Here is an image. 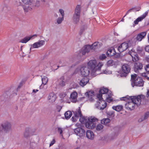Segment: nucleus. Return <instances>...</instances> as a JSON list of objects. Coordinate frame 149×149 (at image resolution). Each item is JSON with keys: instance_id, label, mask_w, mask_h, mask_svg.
I'll use <instances>...</instances> for the list:
<instances>
[{"instance_id": "nucleus-1", "label": "nucleus", "mask_w": 149, "mask_h": 149, "mask_svg": "<svg viewBox=\"0 0 149 149\" xmlns=\"http://www.w3.org/2000/svg\"><path fill=\"white\" fill-rule=\"evenodd\" d=\"M145 98V96L143 95H139L137 96L131 97L130 100L131 102L128 101L126 104V106L130 110H133L134 108L135 105L137 106L141 104V100Z\"/></svg>"}, {"instance_id": "nucleus-2", "label": "nucleus", "mask_w": 149, "mask_h": 149, "mask_svg": "<svg viewBox=\"0 0 149 149\" xmlns=\"http://www.w3.org/2000/svg\"><path fill=\"white\" fill-rule=\"evenodd\" d=\"M102 44L101 42H95L94 43L91 45H87L85 46L81 50L80 53L82 55H84L86 53H88L91 49H95L101 47Z\"/></svg>"}, {"instance_id": "nucleus-3", "label": "nucleus", "mask_w": 149, "mask_h": 149, "mask_svg": "<svg viewBox=\"0 0 149 149\" xmlns=\"http://www.w3.org/2000/svg\"><path fill=\"white\" fill-rule=\"evenodd\" d=\"M131 84L132 86H143L144 81L141 77H137L136 74H132L131 75Z\"/></svg>"}, {"instance_id": "nucleus-4", "label": "nucleus", "mask_w": 149, "mask_h": 149, "mask_svg": "<svg viewBox=\"0 0 149 149\" xmlns=\"http://www.w3.org/2000/svg\"><path fill=\"white\" fill-rule=\"evenodd\" d=\"M103 65V63L99 62L97 65L96 61L95 60H90L88 63V68H90L92 71L93 72L96 71L97 70H100L101 67Z\"/></svg>"}, {"instance_id": "nucleus-5", "label": "nucleus", "mask_w": 149, "mask_h": 149, "mask_svg": "<svg viewBox=\"0 0 149 149\" xmlns=\"http://www.w3.org/2000/svg\"><path fill=\"white\" fill-rule=\"evenodd\" d=\"M98 121V119L94 117H91L88 118V121L86 123V127L88 129H93L96 126L95 123Z\"/></svg>"}, {"instance_id": "nucleus-6", "label": "nucleus", "mask_w": 149, "mask_h": 149, "mask_svg": "<svg viewBox=\"0 0 149 149\" xmlns=\"http://www.w3.org/2000/svg\"><path fill=\"white\" fill-rule=\"evenodd\" d=\"M97 97L99 101L97 102L98 105L96 107L99 109L103 110L106 108L107 104L106 102L103 100L101 94H98L97 95Z\"/></svg>"}, {"instance_id": "nucleus-7", "label": "nucleus", "mask_w": 149, "mask_h": 149, "mask_svg": "<svg viewBox=\"0 0 149 149\" xmlns=\"http://www.w3.org/2000/svg\"><path fill=\"white\" fill-rule=\"evenodd\" d=\"M73 116L72 117L71 119L73 122H76L78 119L79 117H81L82 116L81 111L80 108L76 111H73Z\"/></svg>"}, {"instance_id": "nucleus-8", "label": "nucleus", "mask_w": 149, "mask_h": 149, "mask_svg": "<svg viewBox=\"0 0 149 149\" xmlns=\"http://www.w3.org/2000/svg\"><path fill=\"white\" fill-rule=\"evenodd\" d=\"M1 126L4 131L6 133L10 130L11 127V124L8 122H6L1 124Z\"/></svg>"}, {"instance_id": "nucleus-9", "label": "nucleus", "mask_w": 149, "mask_h": 149, "mask_svg": "<svg viewBox=\"0 0 149 149\" xmlns=\"http://www.w3.org/2000/svg\"><path fill=\"white\" fill-rule=\"evenodd\" d=\"M45 41L43 40H40L35 42L31 45L30 49V50L32 49L38 48L42 46L45 45Z\"/></svg>"}, {"instance_id": "nucleus-10", "label": "nucleus", "mask_w": 149, "mask_h": 149, "mask_svg": "<svg viewBox=\"0 0 149 149\" xmlns=\"http://www.w3.org/2000/svg\"><path fill=\"white\" fill-rule=\"evenodd\" d=\"M146 34V32H143L138 34L137 36L134 38H133L132 40L134 41L135 42L136 41H141L142 39H143Z\"/></svg>"}, {"instance_id": "nucleus-11", "label": "nucleus", "mask_w": 149, "mask_h": 149, "mask_svg": "<svg viewBox=\"0 0 149 149\" xmlns=\"http://www.w3.org/2000/svg\"><path fill=\"white\" fill-rule=\"evenodd\" d=\"M80 72L81 75L87 77L89 74L90 71L88 68L83 66L80 68Z\"/></svg>"}, {"instance_id": "nucleus-12", "label": "nucleus", "mask_w": 149, "mask_h": 149, "mask_svg": "<svg viewBox=\"0 0 149 149\" xmlns=\"http://www.w3.org/2000/svg\"><path fill=\"white\" fill-rule=\"evenodd\" d=\"M75 133L80 137H82L85 135V131L84 130L80 127H78L74 130Z\"/></svg>"}, {"instance_id": "nucleus-13", "label": "nucleus", "mask_w": 149, "mask_h": 149, "mask_svg": "<svg viewBox=\"0 0 149 149\" xmlns=\"http://www.w3.org/2000/svg\"><path fill=\"white\" fill-rule=\"evenodd\" d=\"M128 47V44L126 42L122 43L118 47V50L120 52L126 50Z\"/></svg>"}, {"instance_id": "nucleus-14", "label": "nucleus", "mask_w": 149, "mask_h": 149, "mask_svg": "<svg viewBox=\"0 0 149 149\" xmlns=\"http://www.w3.org/2000/svg\"><path fill=\"white\" fill-rule=\"evenodd\" d=\"M148 12H146L145 13L143 14L141 16L137 18L134 22V24H133V26H134L136 25H137L139 22H141L146 17L147 15Z\"/></svg>"}, {"instance_id": "nucleus-15", "label": "nucleus", "mask_w": 149, "mask_h": 149, "mask_svg": "<svg viewBox=\"0 0 149 149\" xmlns=\"http://www.w3.org/2000/svg\"><path fill=\"white\" fill-rule=\"evenodd\" d=\"M122 69L124 73L127 74L130 72L131 69L129 65L125 64L122 66Z\"/></svg>"}, {"instance_id": "nucleus-16", "label": "nucleus", "mask_w": 149, "mask_h": 149, "mask_svg": "<svg viewBox=\"0 0 149 149\" xmlns=\"http://www.w3.org/2000/svg\"><path fill=\"white\" fill-rule=\"evenodd\" d=\"M56 95L54 93H49L48 96V99L49 102L53 103L56 100Z\"/></svg>"}, {"instance_id": "nucleus-17", "label": "nucleus", "mask_w": 149, "mask_h": 149, "mask_svg": "<svg viewBox=\"0 0 149 149\" xmlns=\"http://www.w3.org/2000/svg\"><path fill=\"white\" fill-rule=\"evenodd\" d=\"M142 64L139 63H136L134 64V70L136 72H137L139 70L142 69Z\"/></svg>"}, {"instance_id": "nucleus-18", "label": "nucleus", "mask_w": 149, "mask_h": 149, "mask_svg": "<svg viewBox=\"0 0 149 149\" xmlns=\"http://www.w3.org/2000/svg\"><path fill=\"white\" fill-rule=\"evenodd\" d=\"M89 81V79L87 77H84L80 80L79 82V85L82 87H84L88 82Z\"/></svg>"}, {"instance_id": "nucleus-19", "label": "nucleus", "mask_w": 149, "mask_h": 149, "mask_svg": "<svg viewBox=\"0 0 149 149\" xmlns=\"http://www.w3.org/2000/svg\"><path fill=\"white\" fill-rule=\"evenodd\" d=\"M80 15L74 13L73 17V22L74 24H78L80 20Z\"/></svg>"}, {"instance_id": "nucleus-20", "label": "nucleus", "mask_w": 149, "mask_h": 149, "mask_svg": "<svg viewBox=\"0 0 149 149\" xmlns=\"http://www.w3.org/2000/svg\"><path fill=\"white\" fill-rule=\"evenodd\" d=\"M31 132V130L30 129L28 128H26L24 133V137L28 138L30 136L33 135Z\"/></svg>"}, {"instance_id": "nucleus-21", "label": "nucleus", "mask_w": 149, "mask_h": 149, "mask_svg": "<svg viewBox=\"0 0 149 149\" xmlns=\"http://www.w3.org/2000/svg\"><path fill=\"white\" fill-rule=\"evenodd\" d=\"M37 35L36 34L33 35L32 36H31L29 37H25L23 39L20 40V42L23 43H26L29 40L31 39H32L33 37L36 38L37 37Z\"/></svg>"}, {"instance_id": "nucleus-22", "label": "nucleus", "mask_w": 149, "mask_h": 149, "mask_svg": "<svg viewBox=\"0 0 149 149\" xmlns=\"http://www.w3.org/2000/svg\"><path fill=\"white\" fill-rule=\"evenodd\" d=\"M94 95V92L93 91H90L87 92L85 93L86 96L87 97L89 100L91 101L93 100V96Z\"/></svg>"}, {"instance_id": "nucleus-23", "label": "nucleus", "mask_w": 149, "mask_h": 149, "mask_svg": "<svg viewBox=\"0 0 149 149\" xmlns=\"http://www.w3.org/2000/svg\"><path fill=\"white\" fill-rule=\"evenodd\" d=\"M77 93L75 92L72 93L70 95V99L72 102L75 103L77 101Z\"/></svg>"}, {"instance_id": "nucleus-24", "label": "nucleus", "mask_w": 149, "mask_h": 149, "mask_svg": "<svg viewBox=\"0 0 149 149\" xmlns=\"http://www.w3.org/2000/svg\"><path fill=\"white\" fill-rule=\"evenodd\" d=\"M86 136L88 138L90 139H93L94 137L93 132L90 130H88L87 131Z\"/></svg>"}, {"instance_id": "nucleus-25", "label": "nucleus", "mask_w": 149, "mask_h": 149, "mask_svg": "<svg viewBox=\"0 0 149 149\" xmlns=\"http://www.w3.org/2000/svg\"><path fill=\"white\" fill-rule=\"evenodd\" d=\"M123 108V106L121 105L113 106L112 107V108L113 109L118 112L121 111Z\"/></svg>"}, {"instance_id": "nucleus-26", "label": "nucleus", "mask_w": 149, "mask_h": 149, "mask_svg": "<svg viewBox=\"0 0 149 149\" xmlns=\"http://www.w3.org/2000/svg\"><path fill=\"white\" fill-rule=\"evenodd\" d=\"M81 7L80 5H77L75 8L74 13L80 15Z\"/></svg>"}, {"instance_id": "nucleus-27", "label": "nucleus", "mask_w": 149, "mask_h": 149, "mask_svg": "<svg viewBox=\"0 0 149 149\" xmlns=\"http://www.w3.org/2000/svg\"><path fill=\"white\" fill-rule=\"evenodd\" d=\"M107 54L108 56H112L115 54V52L114 49H109L107 51Z\"/></svg>"}, {"instance_id": "nucleus-28", "label": "nucleus", "mask_w": 149, "mask_h": 149, "mask_svg": "<svg viewBox=\"0 0 149 149\" xmlns=\"http://www.w3.org/2000/svg\"><path fill=\"white\" fill-rule=\"evenodd\" d=\"M64 77L62 76L59 79V84L61 86H63L65 85V82L64 81Z\"/></svg>"}, {"instance_id": "nucleus-29", "label": "nucleus", "mask_w": 149, "mask_h": 149, "mask_svg": "<svg viewBox=\"0 0 149 149\" xmlns=\"http://www.w3.org/2000/svg\"><path fill=\"white\" fill-rule=\"evenodd\" d=\"M109 90L107 88H103L100 89L99 91V94H101L102 95V94H105L107 93Z\"/></svg>"}, {"instance_id": "nucleus-30", "label": "nucleus", "mask_w": 149, "mask_h": 149, "mask_svg": "<svg viewBox=\"0 0 149 149\" xmlns=\"http://www.w3.org/2000/svg\"><path fill=\"white\" fill-rule=\"evenodd\" d=\"M53 61L51 60L46 62L44 63V65L46 67H49V66H52L53 65Z\"/></svg>"}, {"instance_id": "nucleus-31", "label": "nucleus", "mask_w": 149, "mask_h": 149, "mask_svg": "<svg viewBox=\"0 0 149 149\" xmlns=\"http://www.w3.org/2000/svg\"><path fill=\"white\" fill-rule=\"evenodd\" d=\"M65 118L66 119H69L72 115V112L70 111H68L65 113Z\"/></svg>"}, {"instance_id": "nucleus-32", "label": "nucleus", "mask_w": 149, "mask_h": 149, "mask_svg": "<svg viewBox=\"0 0 149 149\" xmlns=\"http://www.w3.org/2000/svg\"><path fill=\"white\" fill-rule=\"evenodd\" d=\"M130 54L132 57V60L133 61L135 62L138 61L139 60V58L138 55L136 53H135V54L133 55V54H132V53L130 52Z\"/></svg>"}, {"instance_id": "nucleus-33", "label": "nucleus", "mask_w": 149, "mask_h": 149, "mask_svg": "<svg viewBox=\"0 0 149 149\" xmlns=\"http://www.w3.org/2000/svg\"><path fill=\"white\" fill-rule=\"evenodd\" d=\"M41 77L42 84L44 85H45L48 81V79L45 76H41Z\"/></svg>"}, {"instance_id": "nucleus-34", "label": "nucleus", "mask_w": 149, "mask_h": 149, "mask_svg": "<svg viewBox=\"0 0 149 149\" xmlns=\"http://www.w3.org/2000/svg\"><path fill=\"white\" fill-rule=\"evenodd\" d=\"M110 120L109 118H104L101 120V123L102 124L104 125H107L108 123H109Z\"/></svg>"}, {"instance_id": "nucleus-35", "label": "nucleus", "mask_w": 149, "mask_h": 149, "mask_svg": "<svg viewBox=\"0 0 149 149\" xmlns=\"http://www.w3.org/2000/svg\"><path fill=\"white\" fill-rule=\"evenodd\" d=\"M112 95L111 93H110L108 95V96L107 97L106 100L107 102H110L113 100V99L111 97Z\"/></svg>"}, {"instance_id": "nucleus-36", "label": "nucleus", "mask_w": 149, "mask_h": 149, "mask_svg": "<svg viewBox=\"0 0 149 149\" xmlns=\"http://www.w3.org/2000/svg\"><path fill=\"white\" fill-rule=\"evenodd\" d=\"M25 4L31 5L33 3V0H22Z\"/></svg>"}, {"instance_id": "nucleus-37", "label": "nucleus", "mask_w": 149, "mask_h": 149, "mask_svg": "<svg viewBox=\"0 0 149 149\" xmlns=\"http://www.w3.org/2000/svg\"><path fill=\"white\" fill-rule=\"evenodd\" d=\"M103 127L104 126L102 124H99L96 126V128L97 130L100 131L103 129Z\"/></svg>"}, {"instance_id": "nucleus-38", "label": "nucleus", "mask_w": 149, "mask_h": 149, "mask_svg": "<svg viewBox=\"0 0 149 149\" xmlns=\"http://www.w3.org/2000/svg\"><path fill=\"white\" fill-rule=\"evenodd\" d=\"M64 17H59L56 20V22L57 24H61L62 21L64 20Z\"/></svg>"}, {"instance_id": "nucleus-39", "label": "nucleus", "mask_w": 149, "mask_h": 149, "mask_svg": "<svg viewBox=\"0 0 149 149\" xmlns=\"http://www.w3.org/2000/svg\"><path fill=\"white\" fill-rule=\"evenodd\" d=\"M114 64V62L112 60L108 61L107 63V65L109 66H112Z\"/></svg>"}, {"instance_id": "nucleus-40", "label": "nucleus", "mask_w": 149, "mask_h": 149, "mask_svg": "<svg viewBox=\"0 0 149 149\" xmlns=\"http://www.w3.org/2000/svg\"><path fill=\"white\" fill-rule=\"evenodd\" d=\"M107 114L109 116L114 117L115 116L114 112L113 111H110L107 112Z\"/></svg>"}, {"instance_id": "nucleus-41", "label": "nucleus", "mask_w": 149, "mask_h": 149, "mask_svg": "<svg viewBox=\"0 0 149 149\" xmlns=\"http://www.w3.org/2000/svg\"><path fill=\"white\" fill-rule=\"evenodd\" d=\"M87 29V26L86 25L82 26L81 28L80 34H81L83 31Z\"/></svg>"}, {"instance_id": "nucleus-42", "label": "nucleus", "mask_w": 149, "mask_h": 149, "mask_svg": "<svg viewBox=\"0 0 149 149\" xmlns=\"http://www.w3.org/2000/svg\"><path fill=\"white\" fill-rule=\"evenodd\" d=\"M131 97H123L120 98V100H121L125 101L128 102V101H127V100H130V99H131Z\"/></svg>"}, {"instance_id": "nucleus-43", "label": "nucleus", "mask_w": 149, "mask_h": 149, "mask_svg": "<svg viewBox=\"0 0 149 149\" xmlns=\"http://www.w3.org/2000/svg\"><path fill=\"white\" fill-rule=\"evenodd\" d=\"M59 12L61 15V17H64L65 15V13L64 10L61 8L59 9Z\"/></svg>"}, {"instance_id": "nucleus-44", "label": "nucleus", "mask_w": 149, "mask_h": 149, "mask_svg": "<svg viewBox=\"0 0 149 149\" xmlns=\"http://www.w3.org/2000/svg\"><path fill=\"white\" fill-rule=\"evenodd\" d=\"M135 9L136 8H132L129 10L127 12L126 14L123 17H125L127 14H128L130 13L135 10Z\"/></svg>"}, {"instance_id": "nucleus-45", "label": "nucleus", "mask_w": 149, "mask_h": 149, "mask_svg": "<svg viewBox=\"0 0 149 149\" xmlns=\"http://www.w3.org/2000/svg\"><path fill=\"white\" fill-rule=\"evenodd\" d=\"M106 58V56L104 54H102L99 56V59L102 60Z\"/></svg>"}, {"instance_id": "nucleus-46", "label": "nucleus", "mask_w": 149, "mask_h": 149, "mask_svg": "<svg viewBox=\"0 0 149 149\" xmlns=\"http://www.w3.org/2000/svg\"><path fill=\"white\" fill-rule=\"evenodd\" d=\"M34 6L36 7H39L40 6V1H36L34 3Z\"/></svg>"}, {"instance_id": "nucleus-47", "label": "nucleus", "mask_w": 149, "mask_h": 149, "mask_svg": "<svg viewBox=\"0 0 149 149\" xmlns=\"http://www.w3.org/2000/svg\"><path fill=\"white\" fill-rule=\"evenodd\" d=\"M112 72L111 71H109L107 69H106L105 70L103 71V73L106 74H111Z\"/></svg>"}, {"instance_id": "nucleus-48", "label": "nucleus", "mask_w": 149, "mask_h": 149, "mask_svg": "<svg viewBox=\"0 0 149 149\" xmlns=\"http://www.w3.org/2000/svg\"><path fill=\"white\" fill-rule=\"evenodd\" d=\"M66 94L65 93H60L59 95L60 97L61 98H63L66 96Z\"/></svg>"}, {"instance_id": "nucleus-49", "label": "nucleus", "mask_w": 149, "mask_h": 149, "mask_svg": "<svg viewBox=\"0 0 149 149\" xmlns=\"http://www.w3.org/2000/svg\"><path fill=\"white\" fill-rule=\"evenodd\" d=\"M24 9L25 11L27 12L29 10H31V8L30 7L28 6L27 8L26 7L24 8Z\"/></svg>"}, {"instance_id": "nucleus-50", "label": "nucleus", "mask_w": 149, "mask_h": 149, "mask_svg": "<svg viewBox=\"0 0 149 149\" xmlns=\"http://www.w3.org/2000/svg\"><path fill=\"white\" fill-rule=\"evenodd\" d=\"M144 76L146 77L148 79H149V72L145 73Z\"/></svg>"}, {"instance_id": "nucleus-51", "label": "nucleus", "mask_w": 149, "mask_h": 149, "mask_svg": "<svg viewBox=\"0 0 149 149\" xmlns=\"http://www.w3.org/2000/svg\"><path fill=\"white\" fill-rule=\"evenodd\" d=\"M149 116V112L146 113L145 115L144 119H146Z\"/></svg>"}, {"instance_id": "nucleus-52", "label": "nucleus", "mask_w": 149, "mask_h": 149, "mask_svg": "<svg viewBox=\"0 0 149 149\" xmlns=\"http://www.w3.org/2000/svg\"><path fill=\"white\" fill-rule=\"evenodd\" d=\"M145 69L148 72H149V64L146 65Z\"/></svg>"}, {"instance_id": "nucleus-53", "label": "nucleus", "mask_w": 149, "mask_h": 149, "mask_svg": "<svg viewBox=\"0 0 149 149\" xmlns=\"http://www.w3.org/2000/svg\"><path fill=\"white\" fill-rule=\"evenodd\" d=\"M55 142V140L54 139H53L52 141L49 144V146H52Z\"/></svg>"}, {"instance_id": "nucleus-54", "label": "nucleus", "mask_w": 149, "mask_h": 149, "mask_svg": "<svg viewBox=\"0 0 149 149\" xmlns=\"http://www.w3.org/2000/svg\"><path fill=\"white\" fill-rule=\"evenodd\" d=\"M145 49L146 52H149V45L146 46Z\"/></svg>"}, {"instance_id": "nucleus-55", "label": "nucleus", "mask_w": 149, "mask_h": 149, "mask_svg": "<svg viewBox=\"0 0 149 149\" xmlns=\"http://www.w3.org/2000/svg\"><path fill=\"white\" fill-rule=\"evenodd\" d=\"M58 131L59 132L60 134H61L63 132L62 129L61 128H58Z\"/></svg>"}, {"instance_id": "nucleus-56", "label": "nucleus", "mask_w": 149, "mask_h": 149, "mask_svg": "<svg viewBox=\"0 0 149 149\" xmlns=\"http://www.w3.org/2000/svg\"><path fill=\"white\" fill-rule=\"evenodd\" d=\"M23 85V82L22 81L20 82L19 83V85H18L17 89H19Z\"/></svg>"}, {"instance_id": "nucleus-57", "label": "nucleus", "mask_w": 149, "mask_h": 149, "mask_svg": "<svg viewBox=\"0 0 149 149\" xmlns=\"http://www.w3.org/2000/svg\"><path fill=\"white\" fill-rule=\"evenodd\" d=\"M62 107L60 106H58L57 107V109L58 111H60L61 109H62Z\"/></svg>"}, {"instance_id": "nucleus-58", "label": "nucleus", "mask_w": 149, "mask_h": 149, "mask_svg": "<svg viewBox=\"0 0 149 149\" xmlns=\"http://www.w3.org/2000/svg\"><path fill=\"white\" fill-rule=\"evenodd\" d=\"M137 51L138 53L141 52L142 51V49L140 47H139L137 48Z\"/></svg>"}, {"instance_id": "nucleus-59", "label": "nucleus", "mask_w": 149, "mask_h": 149, "mask_svg": "<svg viewBox=\"0 0 149 149\" xmlns=\"http://www.w3.org/2000/svg\"><path fill=\"white\" fill-rule=\"evenodd\" d=\"M146 59L147 62H149V56H148L146 57Z\"/></svg>"}, {"instance_id": "nucleus-60", "label": "nucleus", "mask_w": 149, "mask_h": 149, "mask_svg": "<svg viewBox=\"0 0 149 149\" xmlns=\"http://www.w3.org/2000/svg\"><path fill=\"white\" fill-rule=\"evenodd\" d=\"M38 89H33V92L36 93V92L38 91Z\"/></svg>"}, {"instance_id": "nucleus-61", "label": "nucleus", "mask_w": 149, "mask_h": 149, "mask_svg": "<svg viewBox=\"0 0 149 149\" xmlns=\"http://www.w3.org/2000/svg\"><path fill=\"white\" fill-rule=\"evenodd\" d=\"M32 144V145H35V143H31L30 144V145L31 146Z\"/></svg>"}, {"instance_id": "nucleus-62", "label": "nucleus", "mask_w": 149, "mask_h": 149, "mask_svg": "<svg viewBox=\"0 0 149 149\" xmlns=\"http://www.w3.org/2000/svg\"><path fill=\"white\" fill-rule=\"evenodd\" d=\"M148 41L149 43V33L148 34Z\"/></svg>"}, {"instance_id": "nucleus-63", "label": "nucleus", "mask_w": 149, "mask_h": 149, "mask_svg": "<svg viewBox=\"0 0 149 149\" xmlns=\"http://www.w3.org/2000/svg\"><path fill=\"white\" fill-rule=\"evenodd\" d=\"M75 125L76 126V127H78L79 126V124L77 123Z\"/></svg>"}, {"instance_id": "nucleus-64", "label": "nucleus", "mask_w": 149, "mask_h": 149, "mask_svg": "<svg viewBox=\"0 0 149 149\" xmlns=\"http://www.w3.org/2000/svg\"><path fill=\"white\" fill-rule=\"evenodd\" d=\"M147 94L148 95V96H149V90L147 92Z\"/></svg>"}]
</instances>
